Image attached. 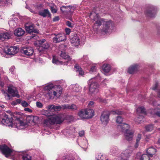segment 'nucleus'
Listing matches in <instances>:
<instances>
[{
	"instance_id": "obj_59",
	"label": "nucleus",
	"mask_w": 160,
	"mask_h": 160,
	"mask_svg": "<svg viewBox=\"0 0 160 160\" xmlns=\"http://www.w3.org/2000/svg\"><path fill=\"white\" fill-rule=\"evenodd\" d=\"M24 110L25 111H28V112H31L32 110L29 108H26L24 109Z\"/></svg>"
},
{
	"instance_id": "obj_9",
	"label": "nucleus",
	"mask_w": 160,
	"mask_h": 160,
	"mask_svg": "<svg viewBox=\"0 0 160 160\" xmlns=\"http://www.w3.org/2000/svg\"><path fill=\"white\" fill-rule=\"evenodd\" d=\"M38 42L39 48H38V50L40 52L48 49L49 47V43L45 39L39 40Z\"/></svg>"
},
{
	"instance_id": "obj_7",
	"label": "nucleus",
	"mask_w": 160,
	"mask_h": 160,
	"mask_svg": "<svg viewBox=\"0 0 160 160\" xmlns=\"http://www.w3.org/2000/svg\"><path fill=\"white\" fill-rule=\"evenodd\" d=\"M114 24L111 20H105L103 24V31L105 33L109 32L113 29Z\"/></svg>"
},
{
	"instance_id": "obj_39",
	"label": "nucleus",
	"mask_w": 160,
	"mask_h": 160,
	"mask_svg": "<svg viewBox=\"0 0 160 160\" xmlns=\"http://www.w3.org/2000/svg\"><path fill=\"white\" fill-rule=\"evenodd\" d=\"M96 65V64H94L92 65L89 70V72H94L96 71L97 67Z\"/></svg>"
},
{
	"instance_id": "obj_13",
	"label": "nucleus",
	"mask_w": 160,
	"mask_h": 160,
	"mask_svg": "<svg viewBox=\"0 0 160 160\" xmlns=\"http://www.w3.org/2000/svg\"><path fill=\"white\" fill-rule=\"evenodd\" d=\"M109 113L107 111L104 112L102 113L100 120L102 123L106 125L108 123L109 120Z\"/></svg>"
},
{
	"instance_id": "obj_55",
	"label": "nucleus",
	"mask_w": 160,
	"mask_h": 160,
	"mask_svg": "<svg viewBox=\"0 0 160 160\" xmlns=\"http://www.w3.org/2000/svg\"><path fill=\"white\" fill-rule=\"evenodd\" d=\"M158 86V84L157 82L155 83V85H154L152 88V89L153 90H155L156 88H157Z\"/></svg>"
},
{
	"instance_id": "obj_22",
	"label": "nucleus",
	"mask_w": 160,
	"mask_h": 160,
	"mask_svg": "<svg viewBox=\"0 0 160 160\" xmlns=\"http://www.w3.org/2000/svg\"><path fill=\"white\" fill-rule=\"evenodd\" d=\"M72 7L70 6H62L60 8L61 11L63 13L69 12L72 13Z\"/></svg>"
},
{
	"instance_id": "obj_5",
	"label": "nucleus",
	"mask_w": 160,
	"mask_h": 160,
	"mask_svg": "<svg viewBox=\"0 0 160 160\" xmlns=\"http://www.w3.org/2000/svg\"><path fill=\"white\" fill-rule=\"evenodd\" d=\"M8 92L4 94L6 98L7 99H10L12 97H20L17 88L12 85H10L8 87Z\"/></svg>"
},
{
	"instance_id": "obj_46",
	"label": "nucleus",
	"mask_w": 160,
	"mask_h": 160,
	"mask_svg": "<svg viewBox=\"0 0 160 160\" xmlns=\"http://www.w3.org/2000/svg\"><path fill=\"white\" fill-rule=\"evenodd\" d=\"M153 126L152 125L147 126L145 127L146 130L148 131H150L153 129Z\"/></svg>"
},
{
	"instance_id": "obj_58",
	"label": "nucleus",
	"mask_w": 160,
	"mask_h": 160,
	"mask_svg": "<svg viewBox=\"0 0 160 160\" xmlns=\"http://www.w3.org/2000/svg\"><path fill=\"white\" fill-rule=\"evenodd\" d=\"M59 18L58 16H56L53 19V21L54 22H56L57 21H58L59 20Z\"/></svg>"
},
{
	"instance_id": "obj_4",
	"label": "nucleus",
	"mask_w": 160,
	"mask_h": 160,
	"mask_svg": "<svg viewBox=\"0 0 160 160\" xmlns=\"http://www.w3.org/2000/svg\"><path fill=\"white\" fill-rule=\"evenodd\" d=\"M89 92V94L92 95L98 92L99 85L96 80V78H92L89 80L88 82Z\"/></svg>"
},
{
	"instance_id": "obj_26",
	"label": "nucleus",
	"mask_w": 160,
	"mask_h": 160,
	"mask_svg": "<svg viewBox=\"0 0 160 160\" xmlns=\"http://www.w3.org/2000/svg\"><path fill=\"white\" fill-rule=\"evenodd\" d=\"M151 113L152 114L156 115L160 117V104H158L157 108L154 109L152 110Z\"/></svg>"
},
{
	"instance_id": "obj_20",
	"label": "nucleus",
	"mask_w": 160,
	"mask_h": 160,
	"mask_svg": "<svg viewBox=\"0 0 160 160\" xmlns=\"http://www.w3.org/2000/svg\"><path fill=\"white\" fill-rule=\"evenodd\" d=\"M84 110L87 119L92 118L94 115V112L91 109H87Z\"/></svg>"
},
{
	"instance_id": "obj_10",
	"label": "nucleus",
	"mask_w": 160,
	"mask_h": 160,
	"mask_svg": "<svg viewBox=\"0 0 160 160\" xmlns=\"http://www.w3.org/2000/svg\"><path fill=\"white\" fill-rule=\"evenodd\" d=\"M70 41L73 46L77 47L80 44V39L77 34L74 33L71 35L70 37Z\"/></svg>"
},
{
	"instance_id": "obj_14",
	"label": "nucleus",
	"mask_w": 160,
	"mask_h": 160,
	"mask_svg": "<svg viewBox=\"0 0 160 160\" xmlns=\"http://www.w3.org/2000/svg\"><path fill=\"white\" fill-rule=\"evenodd\" d=\"M21 52L27 56H30L32 55L34 50L31 47H22L21 49Z\"/></svg>"
},
{
	"instance_id": "obj_16",
	"label": "nucleus",
	"mask_w": 160,
	"mask_h": 160,
	"mask_svg": "<svg viewBox=\"0 0 160 160\" xmlns=\"http://www.w3.org/2000/svg\"><path fill=\"white\" fill-rule=\"evenodd\" d=\"M39 15L43 18H51V14L48 9H44L38 12Z\"/></svg>"
},
{
	"instance_id": "obj_43",
	"label": "nucleus",
	"mask_w": 160,
	"mask_h": 160,
	"mask_svg": "<svg viewBox=\"0 0 160 160\" xmlns=\"http://www.w3.org/2000/svg\"><path fill=\"white\" fill-rule=\"evenodd\" d=\"M81 87L78 85H75L73 88V91L76 92H79L81 90Z\"/></svg>"
},
{
	"instance_id": "obj_49",
	"label": "nucleus",
	"mask_w": 160,
	"mask_h": 160,
	"mask_svg": "<svg viewBox=\"0 0 160 160\" xmlns=\"http://www.w3.org/2000/svg\"><path fill=\"white\" fill-rule=\"evenodd\" d=\"M50 9L52 13H56L57 12V10L56 9L54 6H51L50 7Z\"/></svg>"
},
{
	"instance_id": "obj_21",
	"label": "nucleus",
	"mask_w": 160,
	"mask_h": 160,
	"mask_svg": "<svg viewBox=\"0 0 160 160\" xmlns=\"http://www.w3.org/2000/svg\"><path fill=\"white\" fill-rule=\"evenodd\" d=\"M25 29L27 32L28 33H31L33 32L35 33H38L37 30L34 29L33 25H26L25 26Z\"/></svg>"
},
{
	"instance_id": "obj_40",
	"label": "nucleus",
	"mask_w": 160,
	"mask_h": 160,
	"mask_svg": "<svg viewBox=\"0 0 160 160\" xmlns=\"http://www.w3.org/2000/svg\"><path fill=\"white\" fill-rule=\"evenodd\" d=\"M64 105H62V106H55L54 107V110L56 111H60L62 109H65V108H64Z\"/></svg>"
},
{
	"instance_id": "obj_27",
	"label": "nucleus",
	"mask_w": 160,
	"mask_h": 160,
	"mask_svg": "<svg viewBox=\"0 0 160 160\" xmlns=\"http://www.w3.org/2000/svg\"><path fill=\"white\" fill-rule=\"evenodd\" d=\"M25 31L21 28H18L14 31V34L18 37L22 36L25 33Z\"/></svg>"
},
{
	"instance_id": "obj_17",
	"label": "nucleus",
	"mask_w": 160,
	"mask_h": 160,
	"mask_svg": "<svg viewBox=\"0 0 160 160\" xmlns=\"http://www.w3.org/2000/svg\"><path fill=\"white\" fill-rule=\"evenodd\" d=\"M24 115L26 117V118L25 119V121H26V124L25 126H23V128L25 127L28 124V122L26 121L27 120H30V121H32L35 124L38 123V122L39 118L37 116H31L28 117L25 115Z\"/></svg>"
},
{
	"instance_id": "obj_3",
	"label": "nucleus",
	"mask_w": 160,
	"mask_h": 160,
	"mask_svg": "<svg viewBox=\"0 0 160 160\" xmlns=\"http://www.w3.org/2000/svg\"><path fill=\"white\" fill-rule=\"evenodd\" d=\"M63 120L62 115H54L45 120L44 124L45 126L49 127L52 125L60 124Z\"/></svg>"
},
{
	"instance_id": "obj_62",
	"label": "nucleus",
	"mask_w": 160,
	"mask_h": 160,
	"mask_svg": "<svg viewBox=\"0 0 160 160\" xmlns=\"http://www.w3.org/2000/svg\"><path fill=\"white\" fill-rule=\"evenodd\" d=\"M0 72L1 74H3L4 73V72L2 68H0Z\"/></svg>"
},
{
	"instance_id": "obj_47",
	"label": "nucleus",
	"mask_w": 160,
	"mask_h": 160,
	"mask_svg": "<svg viewBox=\"0 0 160 160\" xmlns=\"http://www.w3.org/2000/svg\"><path fill=\"white\" fill-rule=\"evenodd\" d=\"M21 104L24 107H26L29 105L28 103L25 101H22L21 102Z\"/></svg>"
},
{
	"instance_id": "obj_34",
	"label": "nucleus",
	"mask_w": 160,
	"mask_h": 160,
	"mask_svg": "<svg viewBox=\"0 0 160 160\" xmlns=\"http://www.w3.org/2000/svg\"><path fill=\"white\" fill-rule=\"evenodd\" d=\"M64 108L65 109H69L73 110H76L77 109V106L75 104H72L71 106L68 105H64Z\"/></svg>"
},
{
	"instance_id": "obj_2",
	"label": "nucleus",
	"mask_w": 160,
	"mask_h": 160,
	"mask_svg": "<svg viewBox=\"0 0 160 160\" xmlns=\"http://www.w3.org/2000/svg\"><path fill=\"white\" fill-rule=\"evenodd\" d=\"M44 90L47 93L46 95L49 99L51 98L52 95L54 97L57 96V94L60 96L62 93V89L59 86H54L52 84L48 85L44 87Z\"/></svg>"
},
{
	"instance_id": "obj_8",
	"label": "nucleus",
	"mask_w": 160,
	"mask_h": 160,
	"mask_svg": "<svg viewBox=\"0 0 160 160\" xmlns=\"http://www.w3.org/2000/svg\"><path fill=\"white\" fill-rule=\"evenodd\" d=\"M132 152L130 148H129L123 151L121 153L120 157L115 160H128V159L130 156Z\"/></svg>"
},
{
	"instance_id": "obj_23",
	"label": "nucleus",
	"mask_w": 160,
	"mask_h": 160,
	"mask_svg": "<svg viewBox=\"0 0 160 160\" xmlns=\"http://www.w3.org/2000/svg\"><path fill=\"white\" fill-rule=\"evenodd\" d=\"M11 33L9 32H5L0 34V39L2 40L8 39L10 38Z\"/></svg>"
},
{
	"instance_id": "obj_45",
	"label": "nucleus",
	"mask_w": 160,
	"mask_h": 160,
	"mask_svg": "<svg viewBox=\"0 0 160 160\" xmlns=\"http://www.w3.org/2000/svg\"><path fill=\"white\" fill-rule=\"evenodd\" d=\"M52 62L53 63L58 65L60 64L61 63V62L58 60L56 59L55 57H53Z\"/></svg>"
},
{
	"instance_id": "obj_52",
	"label": "nucleus",
	"mask_w": 160,
	"mask_h": 160,
	"mask_svg": "<svg viewBox=\"0 0 160 160\" xmlns=\"http://www.w3.org/2000/svg\"><path fill=\"white\" fill-rule=\"evenodd\" d=\"M15 69V67L14 66H12L10 69V71L12 74H13Z\"/></svg>"
},
{
	"instance_id": "obj_41",
	"label": "nucleus",
	"mask_w": 160,
	"mask_h": 160,
	"mask_svg": "<svg viewBox=\"0 0 160 160\" xmlns=\"http://www.w3.org/2000/svg\"><path fill=\"white\" fill-rule=\"evenodd\" d=\"M141 138V135L138 134L136 139V143L135 145V147L137 148L138 147V143H139L140 140Z\"/></svg>"
},
{
	"instance_id": "obj_42",
	"label": "nucleus",
	"mask_w": 160,
	"mask_h": 160,
	"mask_svg": "<svg viewBox=\"0 0 160 160\" xmlns=\"http://www.w3.org/2000/svg\"><path fill=\"white\" fill-rule=\"evenodd\" d=\"M21 100L20 99H17L13 101L11 103L12 105H16L18 104H19L21 103Z\"/></svg>"
},
{
	"instance_id": "obj_6",
	"label": "nucleus",
	"mask_w": 160,
	"mask_h": 160,
	"mask_svg": "<svg viewBox=\"0 0 160 160\" xmlns=\"http://www.w3.org/2000/svg\"><path fill=\"white\" fill-rule=\"evenodd\" d=\"M93 17H94L93 20L95 21L93 26V28H94L96 26H100L102 23H103V24L105 19L99 18L98 14L93 12L91 13L90 15V18H92Z\"/></svg>"
},
{
	"instance_id": "obj_56",
	"label": "nucleus",
	"mask_w": 160,
	"mask_h": 160,
	"mask_svg": "<svg viewBox=\"0 0 160 160\" xmlns=\"http://www.w3.org/2000/svg\"><path fill=\"white\" fill-rule=\"evenodd\" d=\"M103 157L102 155H98V157L97 158V160H108V159H104L103 160Z\"/></svg>"
},
{
	"instance_id": "obj_37",
	"label": "nucleus",
	"mask_w": 160,
	"mask_h": 160,
	"mask_svg": "<svg viewBox=\"0 0 160 160\" xmlns=\"http://www.w3.org/2000/svg\"><path fill=\"white\" fill-rule=\"evenodd\" d=\"M150 157L147 154H143L140 158V160H149Z\"/></svg>"
},
{
	"instance_id": "obj_1",
	"label": "nucleus",
	"mask_w": 160,
	"mask_h": 160,
	"mask_svg": "<svg viewBox=\"0 0 160 160\" xmlns=\"http://www.w3.org/2000/svg\"><path fill=\"white\" fill-rule=\"evenodd\" d=\"M14 117L16 118V121L13 124L12 119L11 116L4 113H2L0 116V123L12 128H17L18 129H23V126L26 124L25 116L22 113L16 112Z\"/></svg>"
},
{
	"instance_id": "obj_36",
	"label": "nucleus",
	"mask_w": 160,
	"mask_h": 160,
	"mask_svg": "<svg viewBox=\"0 0 160 160\" xmlns=\"http://www.w3.org/2000/svg\"><path fill=\"white\" fill-rule=\"evenodd\" d=\"M22 159L23 160H31V157L28 154H25L22 155Z\"/></svg>"
},
{
	"instance_id": "obj_25",
	"label": "nucleus",
	"mask_w": 160,
	"mask_h": 160,
	"mask_svg": "<svg viewBox=\"0 0 160 160\" xmlns=\"http://www.w3.org/2000/svg\"><path fill=\"white\" fill-rule=\"evenodd\" d=\"M138 66L136 64L130 66L128 69V72L131 74H133L138 70Z\"/></svg>"
},
{
	"instance_id": "obj_30",
	"label": "nucleus",
	"mask_w": 160,
	"mask_h": 160,
	"mask_svg": "<svg viewBox=\"0 0 160 160\" xmlns=\"http://www.w3.org/2000/svg\"><path fill=\"white\" fill-rule=\"evenodd\" d=\"M102 71L105 72H108L110 70V66L108 64H104L102 67Z\"/></svg>"
},
{
	"instance_id": "obj_32",
	"label": "nucleus",
	"mask_w": 160,
	"mask_h": 160,
	"mask_svg": "<svg viewBox=\"0 0 160 160\" xmlns=\"http://www.w3.org/2000/svg\"><path fill=\"white\" fill-rule=\"evenodd\" d=\"M145 13L147 16L150 17H152L153 15L155 14V10L152 9L147 10L145 12Z\"/></svg>"
},
{
	"instance_id": "obj_19",
	"label": "nucleus",
	"mask_w": 160,
	"mask_h": 160,
	"mask_svg": "<svg viewBox=\"0 0 160 160\" xmlns=\"http://www.w3.org/2000/svg\"><path fill=\"white\" fill-rule=\"evenodd\" d=\"M134 132L131 130L126 131L124 133L125 139L128 141H131L133 137Z\"/></svg>"
},
{
	"instance_id": "obj_53",
	"label": "nucleus",
	"mask_w": 160,
	"mask_h": 160,
	"mask_svg": "<svg viewBox=\"0 0 160 160\" xmlns=\"http://www.w3.org/2000/svg\"><path fill=\"white\" fill-rule=\"evenodd\" d=\"M67 25L69 27L72 28L73 27V25L72 23L69 21H67L66 22Z\"/></svg>"
},
{
	"instance_id": "obj_18",
	"label": "nucleus",
	"mask_w": 160,
	"mask_h": 160,
	"mask_svg": "<svg viewBox=\"0 0 160 160\" xmlns=\"http://www.w3.org/2000/svg\"><path fill=\"white\" fill-rule=\"evenodd\" d=\"M118 128L120 130L124 132V133L126 131H129V130L130 126L128 124L123 123L120 125H118L117 126Z\"/></svg>"
},
{
	"instance_id": "obj_28",
	"label": "nucleus",
	"mask_w": 160,
	"mask_h": 160,
	"mask_svg": "<svg viewBox=\"0 0 160 160\" xmlns=\"http://www.w3.org/2000/svg\"><path fill=\"white\" fill-rule=\"evenodd\" d=\"M60 56L65 60H67V62L69 61L71 58L69 55L65 52L61 51L60 54Z\"/></svg>"
},
{
	"instance_id": "obj_12",
	"label": "nucleus",
	"mask_w": 160,
	"mask_h": 160,
	"mask_svg": "<svg viewBox=\"0 0 160 160\" xmlns=\"http://www.w3.org/2000/svg\"><path fill=\"white\" fill-rule=\"evenodd\" d=\"M4 51L8 54L14 55L18 52V49L16 46L8 47L5 48Z\"/></svg>"
},
{
	"instance_id": "obj_24",
	"label": "nucleus",
	"mask_w": 160,
	"mask_h": 160,
	"mask_svg": "<svg viewBox=\"0 0 160 160\" xmlns=\"http://www.w3.org/2000/svg\"><path fill=\"white\" fill-rule=\"evenodd\" d=\"M156 152V149L152 147H149L147 150V153L148 155L151 157L153 156Z\"/></svg>"
},
{
	"instance_id": "obj_35",
	"label": "nucleus",
	"mask_w": 160,
	"mask_h": 160,
	"mask_svg": "<svg viewBox=\"0 0 160 160\" xmlns=\"http://www.w3.org/2000/svg\"><path fill=\"white\" fill-rule=\"evenodd\" d=\"M79 115L82 119H87L84 110L81 111L79 113Z\"/></svg>"
},
{
	"instance_id": "obj_54",
	"label": "nucleus",
	"mask_w": 160,
	"mask_h": 160,
	"mask_svg": "<svg viewBox=\"0 0 160 160\" xmlns=\"http://www.w3.org/2000/svg\"><path fill=\"white\" fill-rule=\"evenodd\" d=\"M55 105H51L48 106V108L49 110L54 109Z\"/></svg>"
},
{
	"instance_id": "obj_61",
	"label": "nucleus",
	"mask_w": 160,
	"mask_h": 160,
	"mask_svg": "<svg viewBox=\"0 0 160 160\" xmlns=\"http://www.w3.org/2000/svg\"><path fill=\"white\" fill-rule=\"evenodd\" d=\"M94 104V102L93 101H90L88 105L89 106H92Z\"/></svg>"
},
{
	"instance_id": "obj_44",
	"label": "nucleus",
	"mask_w": 160,
	"mask_h": 160,
	"mask_svg": "<svg viewBox=\"0 0 160 160\" xmlns=\"http://www.w3.org/2000/svg\"><path fill=\"white\" fill-rule=\"evenodd\" d=\"M123 121V118L120 116H118L116 119V122L118 123H121Z\"/></svg>"
},
{
	"instance_id": "obj_63",
	"label": "nucleus",
	"mask_w": 160,
	"mask_h": 160,
	"mask_svg": "<svg viewBox=\"0 0 160 160\" xmlns=\"http://www.w3.org/2000/svg\"><path fill=\"white\" fill-rule=\"evenodd\" d=\"M99 101H100V102H103L104 103L106 102L105 100L102 99V98H99Z\"/></svg>"
},
{
	"instance_id": "obj_64",
	"label": "nucleus",
	"mask_w": 160,
	"mask_h": 160,
	"mask_svg": "<svg viewBox=\"0 0 160 160\" xmlns=\"http://www.w3.org/2000/svg\"><path fill=\"white\" fill-rule=\"evenodd\" d=\"M4 83L3 82L0 81V85L2 87L4 86Z\"/></svg>"
},
{
	"instance_id": "obj_11",
	"label": "nucleus",
	"mask_w": 160,
	"mask_h": 160,
	"mask_svg": "<svg viewBox=\"0 0 160 160\" xmlns=\"http://www.w3.org/2000/svg\"><path fill=\"white\" fill-rule=\"evenodd\" d=\"M0 149L2 153L6 157H8L9 156L12 152V150L5 144L0 145Z\"/></svg>"
},
{
	"instance_id": "obj_48",
	"label": "nucleus",
	"mask_w": 160,
	"mask_h": 160,
	"mask_svg": "<svg viewBox=\"0 0 160 160\" xmlns=\"http://www.w3.org/2000/svg\"><path fill=\"white\" fill-rule=\"evenodd\" d=\"M112 113L113 114H117L118 115L122 114V112L121 111H120L119 110H116L114 111H112Z\"/></svg>"
},
{
	"instance_id": "obj_15",
	"label": "nucleus",
	"mask_w": 160,
	"mask_h": 160,
	"mask_svg": "<svg viewBox=\"0 0 160 160\" xmlns=\"http://www.w3.org/2000/svg\"><path fill=\"white\" fill-rule=\"evenodd\" d=\"M66 37L64 33H61L55 35L53 38V42L55 43H58L66 40Z\"/></svg>"
},
{
	"instance_id": "obj_29",
	"label": "nucleus",
	"mask_w": 160,
	"mask_h": 160,
	"mask_svg": "<svg viewBox=\"0 0 160 160\" xmlns=\"http://www.w3.org/2000/svg\"><path fill=\"white\" fill-rule=\"evenodd\" d=\"M74 68L76 71L79 72V74L81 76H83L84 75V72L83 71L81 68L77 64H76L74 66Z\"/></svg>"
},
{
	"instance_id": "obj_60",
	"label": "nucleus",
	"mask_w": 160,
	"mask_h": 160,
	"mask_svg": "<svg viewBox=\"0 0 160 160\" xmlns=\"http://www.w3.org/2000/svg\"><path fill=\"white\" fill-rule=\"evenodd\" d=\"M155 102V101H154L152 99H151L150 100L149 102L151 104H152L153 105H154Z\"/></svg>"
},
{
	"instance_id": "obj_33",
	"label": "nucleus",
	"mask_w": 160,
	"mask_h": 160,
	"mask_svg": "<svg viewBox=\"0 0 160 160\" xmlns=\"http://www.w3.org/2000/svg\"><path fill=\"white\" fill-rule=\"evenodd\" d=\"M137 112L138 115H142V114L145 112V110L143 107H138L137 109Z\"/></svg>"
},
{
	"instance_id": "obj_51",
	"label": "nucleus",
	"mask_w": 160,
	"mask_h": 160,
	"mask_svg": "<svg viewBox=\"0 0 160 160\" xmlns=\"http://www.w3.org/2000/svg\"><path fill=\"white\" fill-rule=\"evenodd\" d=\"M66 34L69 35L71 32V30L69 28H66L65 29Z\"/></svg>"
},
{
	"instance_id": "obj_31",
	"label": "nucleus",
	"mask_w": 160,
	"mask_h": 160,
	"mask_svg": "<svg viewBox=\"0 0 160 160\" xmlns=\"http://www.w3.org/2000/svg\"><path fill=\"white\" fill-rule=\"evenodd\" d=\"M11 1V0H0V8L6 6Z\"/></svg>"
},
{
	"instance_id": "obj_38",
	"label": "nucleus",
	"mask_w": 160,
	"mask_h": 160,
	"mask_svg": "<svg viewBox=\"0 0 160 160\" xmlns=\"http://www.w3.org/2000/svg\"><path fill=\"white\" fill-rule=\"evenodd\" d=\"M138 116V117L135 119V121L136 122L139 123L143 119V117L142 115Z\"/></svg>"
},
{
	"instance_id": "obj_57",
	"label": "nucleus",
	"mask_w": 160,
	"mask_h": 160,
	"mask_svg": "<svg viewBox=\"0 0 160 160\" xmlns=\"http://www.w3.org/2000/svg\"><path fill=\"white\" fill-rule=\"evenodd\" d=\"M79 134L80 136L82 137L84 135V131H81L79 132Z\"/></svg>"
},
{
	"instance_id": "obj_50",
	"label": "nucleus",
	"mask_w": 160,
	"mask_h": 160,
	"mask_svg": "<svg viewBox=\"0 0 160 160\" xmlns=\"http://www.w3.org/2000/svg\"><path fill=\"white\" fill-rule=\"evenodd\" d=\"M36 105L37 107L40 108H42L43 106L42 103L39 102H36Z\"/></svg>"
}]
</instances>
